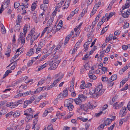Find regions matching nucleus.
I'll return each mask as SVG.
<instances>
[{
    "instance_id": "13",
    "label": "nucleus",
    "mask_w": 130,
    "mask_h": 130,
    "mask_svg": "<svg viewBox=\"0 0 130 130\" xmlns=\"http://www.w3.org/2000/svg\"><path fill=\"white\" fill-rule=\"evenodd\" d=\"M44 88V87H40L38 88L36 90L34 91V94L36 93L40 92L41 90H42Z\"/></svg>"
},
{
    "instance_id": "22",
    "label": "nucleus",
    "mask_w": 130,
    "mask_h": 130,
    "mask_svg": "<svg viewBox=\"0 0 130 130\" xmlns=\"http://www.w3.org/2000/svg\"><path fill=\"white\" fill-rule=\"evenodd\" d=\"M21 41V44L23 45L25 43V38H22L19 37L18 39V41Z\"/></svg>"
},
{
    "instance_id": "58",
    "label": "nucleus",
    "mask_w": 130,
    "mask_h": 130,
    "mask_svg": "<svg viewBox=\"0 0 130 130\" xmlns=\"http://www.w3.org/2000/svg\"><path fill=\"white\" fill-rule=\"evenodd\" d=\"M80 99H81L82 100V99H85L86 98H87L84 95L81 94H80L79 95V97Z\"/></svg>"
},
{
    "instance_id": "39",
    "label": "nucleus",
    "mask_w": 130,
    "mask_h": 130,
    "mask_svg": "<svg viewBox=\"0 0 130 130\" xmlns=\"http://www.w3.org/2000/svg\"><path fill=\"white\" fill-rule=\"evenodd\" d=\"M64 98L62 94L61 93L59 94L57 96V99H58L62 100Z\"/></svg>"
},
{
    "instance_id": "21",
    "label": "nucleus",
    "mask_w": 130,
    "mask_h": 130,
    "mask_svg": "<svg viewBox=\"0 0 130 130\" xmlns=\"http://www.w3.org/2000/svg\"><path fill=\"white\" fill-rule=\"evenodd\" d=\"M53 21V18H51L49 19L47 22V26H48L51 25L52 24Z\"/></svg>"
},
{
    "instance_id": "6",
    "label": "nucleus",
    "mask_w": 130,
    "mask_h": 130,
    "mask_svg": "<svg viewBox=\"0 0 130 130\" xmlns=\"http://www.w3.org/2000/svg\"><path fill=\"white\" fill-rule=\"evenodd\" d=\"M74 101L76 104L79 105H81L82 103V100L79 97L75 99Z\"/></svg>"
},
{
    "instance_id": "49",
    "label": "nucleus",
    "mask_w": 130,
    "mask_h": 130,
    "mask_svg": "<svg viewBox=\"0 0 130 130\" xmlns=\"http://www.w3.org/2000/svg\"><path fill=\"white\" fill-rule=\"evenodd\" d=\"M23 95L24 94H23V93H20L16 95L14 97L15 98H18L22 96H24Z\"/></svg>"
},
{
    "instance_id": "63",
    "label": "nucleus",
    "mask_w": 130,
    "mask_h": 130,
    "mask_svg": "<svg viewBox=\"0 0 130 130\" xmlns=\"http://www.w3.org/2000/svg\"><path fill=\"white\" fill-rule=\"evenodd\" d=\"M35 40L34 38V37L32 36H31L30 41V42L31 45L33 44L34 43V41Z\"/></svg>"
},
{
    "instance_id": "20",
    "label": "nucleus",
    "mask_w": 130,
    "mask_h": 130,
    "mask_svg": "<svg viewBox=\"0 0 130 130\" xmlns=\"http://www.w3.org/2000/svg\"><path fill=\"white\" fill-rule=\"evenodd\" d=\"M122 15L124 18H127L128 17V15H130V12L127 13V12H124V13H122Z\"/></svg>"
},
{
    "instance_id": "60",
    "label": "nucleus",
    "mask_w": 130,
    "mask_h": 130,
    "mask_svg": "<svg viewBox=\"0 0 130 130\" xmlns=\"http://www.w3.org/2000/svg\"><path fill=\"white\" fill-rule=\"evenodd\" d=\"M37 120L35 119L34 120L33 123L32 128H34V127L37 123Z\"/></svg>"
},
{
    "instance_id": "62",
    "label": "nucleus",
    "mask_w": 130,
    "mask_h": 130,
    "mask_svg": "<svg viewBox=\"0 0 130 130\" xmlns=\"http://www.w3.org/2000/svg\"><path fill=\"white\" fill-rule=\"evenodd\" d=\"M6 102L7 101L6 100L1 101L0 103V107H1L2 106L5 104L6 103Z\"/></svg>"
},
{
    "instance_id": "15",
    "label": "nucleus",
    "mask_w": 130,
    "mask_h": 130,
    "mask_svg": "<svg viewBox=\"0 0 130 130\" xmlns=\"http://www.w3.org/2000/svg\"><path fill=\"white\" fill-rule=\"evenodd\" d=\"M62 94L64 98L67 96L68 95V91L67 88L64 90Z\"/></svg>"
},
{
    "instance_id": "47",
    "label": "nucleus",
    "mask_w": 130,
    "mask_h": 130,
    "mask_svg": "<svg viewBox=\"0 0 130 130\" xmlns=\"http://www.w3.org/2000/svg\"><path fill=\"white\" fill-rule=\"evenodd\" d=\"M74 114V113L72 112H70L69 113V115L66 118V119H68L70 118Z\"/></svg>"
},
{
    "instance_id": "18",
    "label": "nucleus",
    "mask_w": 130,
    "mask_h": 130,
    "mask_svg": "<svg viewBox=\"0 0 130 130\" xmlns=\"http://www.w3.org/2000/svg\"><path fill=\"white\" fill-rule=\"evenodd\" d=\"M89 76L90 78V81H93V80H95L97 78L96 76L93 75H89Z\"/></svg>"
},
{
    "instance_id": "64",
    "label": "nucleus",
    "mask_w": 130,
    "mask_h": 130,
    "mask_svg": "<svg viewBox=\"0 0 130 130\" xmlns=\"http://www.w3.org/2000/svg\"><path fill=\"white\" fill-rule=\"evenodd\" d=\"M62 26H60L59 25H57L55 27L57 31H59L60 29L61 28Z\"/></svg>"
},
{
    "instance_id": "46",
    "label": "nucleus",
    "mask_w": 130,
    "mask_h": 130,
    "mask_svg": "<svg viewBox=\"0 0 130 130\" xmlns=\"http://www.w3.org/2000/svg\"><path fill=\"white\" fill-rule=\"evenodd\" d=\"M1 31L3 34H5L6 33V31L3 25V27L1 28Z\"/></svg>"
},
{
    "instance_id": "26",
    "label": "nucleus",
    "mask_w": 130,
    "mask_h": 130,
    "mask_svg": "<svg viewBox=\"0 0 130 130\" xmlns=\"http://www.w3.org/2000/svg\"><path fill=\"white\" fill-rule=\"evenodd\" d=\"M46 64H47L45 63V64H44L43 65L40 66L39 67L37 70L38 71H39L40 70L43 69L44 68H45L46 66Z\"/></svg>"
},
{
    "instance_id": "55",
    "label": "nucleus",
    "mask_w": 130,
    "mask_h": 130,
    "mask_svg": "<svg viewBox=\"0 0 130 130\" xmlns=\"http://www.w3.org/2000/svg\"><path fill=\"white\" fill-rule=\"evenodd\" d=\"M118 96L117 95H115L113 97L112 99V102H115L116 101L117 99Z\"/></svg>"
},
{
    "instance_id": "23",
    "label": "nucleus",
    "mask_w": 130,
    "mask_h": 130,
    "mask_svg": "<svg viewBox=\"0 0 130 130\" xmlns=\"http://www.w3.org/2000/svg\"><path fill=\"white\" fill-rule=\"evenodd\" d=\"M127 66H125L124 67L122 68L119 71V73L121 74L123 73L127 69Z\"/></svg>"
},
{
    "instance_id": "4",
    "label": "nucleus",
    "mask_w": 130,
    "mask_h": 130,
    "mask_svg": "<svg viewBox=\"0 0 130 130\" xmlns=\"http://www.w3.org/2000/svg\"><path fill=\"white\" fill-rule=\"evenodd\" d=\"M58 62L57 63H56V62L53 63V61H52V63H53L52 65L49 68H48V69L51 70H55L57 67L58 66V62Z\"/></svg>"
},
{
    "instance_id": "48",
    "label": "nucleus",
    "mask_w": 130,
    "mask_h": 130,
    "mask_svg": "<svg viewBox=\"0 0 130 130\" xmlns=\"http://www.w3.org/2000/svg\"><path fill=\"white\" fill-rule=\"evenodd\" d=\"M18 105V103H17V102H15L14 103L13 102L12 106H11V108H13L17 106Z\"/></svg>"
},
{
    "instance_id": "53",
    "label": "nucleus",
    "mask_w": 130,
    "mask_h": 130,
    "mask_svg": "<svg viewBox=\"0 0 130 130\" xmlns=\"http://www.w3.org/2000/svg\"><path fill=\"white\" fill-rule=\"evenodd\" d=\"M111 47L110 45H109L106 49V50L105 51V52L106 53H108L110 51V48Z\"/></svg>"
},
{
    "instance_id": "52",
    "label": "nucleus",
    "mask_w": 130,
    "mask_h": 130,
    "mask_svg": "<svg viewBox=\"0 0 130 130\" xmlns=\"http://www.w3.org/2000/svg\"><path fill=\"white\" fill-rule=\"evenodd\" d=\"M27 26L25 25L23 28L24 33L25 34H26L27 32Z\"/></svg>"
},
{
    "instance_id": "57",
    "label": "nucleus",
    "mask_w": 130,
    "mask_h": 130,
    "mask_svg": "<svg viewBox=\"0 0 130 130\" xmlns=\"http://www.w3.org/2000/svg\"><path fill=\"white\" fill-rule=\"evenodd\" d=\"M24 114L25 115L27 116H30V118H32V117H33V113H31V114H29L28 112H26V113H25Z\"/></svg>"
},
{
    "instance_id": "30",
    "label": "nucleus",
    "mask_w": 130,
    "mask_h": 130,
    "mask_svg": "<svg viewBox=\"0 0 130 130\" xmlns=\"http://www.w3.org/2000/svg\"><path fill=\"white\" fill-rule=\"evenodd\" d=\"M82 42V40H79L75 44V47L76 48H78L79 47V45L81 44Z\"/></svg>"
},
{
    "instance_id": "25",
    "label": "nucleus",
    "mask_w": 130,
    "mask_h": 130,
    "mask_svg": "<svg viewBox=\"0 0 130 130\" xmlns=\"http://www.w3.org/2000/svg\"><path fill=\"white\" fill-rule=\"evenodd\" d=\"M87 108V109H93L95 108V106L93 107L92 106V105L89 103H88V104H86Z\"/></svg>"
},
{
    "instance_id": "27",
    "label": "nucleus",
    "mask_w": 130,
    "mask_h": 130,
    "mask_svg": "<svg viewBox=\"0 0 130 130\" xmlns=\"http://www.w3.org/2000/svg\"><path fill=\"white\" fill-rule=\"evenodd\" d=\"M19 56V54L15 53V54L14 56L10 60V62L13 61L15 59L17 58Z\"/></svg>"
},
{
    "instance_id": "36",
    "label": "nucleus",
    "mask_w": 130,
    "mask_h": 130,
    "mask_svg": "<svg viewBox=\"0 0 130 130\" xmlns=\"http://www.w3.org/2000/svg\"><path fill=\"white\" fill-rule=\"evenodd\" d=\"M22 21V19L21 16L18 15V20L17 21L18 23H20Z\"/></svg>"
},
{
    "instance_id": "33",
    "label": "nucleus",
    "mask_w": 130,
    "mask_h": 130,
    "mask_svg": "<svg viewBox=\"0 0 130 130\" xmlns=\"http://www.w3.org/2000/svg\"><path fill=\"white\" fill-rule=\"evenodd\" d=\"M47 7L46 5H45L44 4H42L40 6V8L44 10H45V9H46Z\"/></svg>"
},
{
    "instance_id": "11",
    "label": "nucleus",
    "mask_w": 130,
    "mask_h": 130,
    "mask_svg": "<svg viewBox=\"0 0 130 130\" xmlns=\"http://www.w3.org/2000/svg\"><path fill=\"white\" fill-rule=\"evenodd\" d=\"M20 26L19 24L17 23L14 27V30L15 32L19 31L20 30Z\"/></svg>"
},
{
    "instance_id": "41",
    "label": "nucleus",
    "mask_w": 130,
    "mask_h": 130,
    "mask_svg": "<svg viewBox=\"0 0 130 130\" xmlns=\"http://www.w3.org/2000/svg\"><path fill=\"white\" fill-rule=\"evenodd\" d=\"M20 5V3L18 2H16L14 3V7L15 8H17Z\"/></svg>"
},
{
    "instance_id": "40",
    "label": "nucleus",
    "mask_w": 130,
    "mask_h": 130,
    "mask_svg": "<svg viewBox=\"0 0 130 130\" xmlns=\"http://www.w3.org/2000/svg\"><path fill=\"white\" fill-rule=\"evenodd\" d=\"M26 112H28L29 114H30L31 113H33L34 112V111L32 110L31 108H29L27 109L26 110Z\"/></svg>"
},
{
    "instance_id": "8",
    "label": "nucleus",
    "mask_w": 130,
    "mask_h": 130,
    "mask_svg": "<svg viewBox=\"0 0 130 130\" xmlns=\"http://www.w3.org/2000/svg\"><path fill=\"white\" fill-rule=\"evenodd\" d=\"M10 0H5L4 3L2 5H3L4 8H7L9 5L10 3Z\"/></svg>"
},
{
    "instance_id": "7",
    "label": "nucleus",
    "mask_w": 130,
    "mask_h": 130,
    "mask_svg": "<svg viewBox=\"0 0 130 130\" xmlns=\"http://www.w3.org/2000/svg\"><path fill=\"white\" fill-rule=\"evenodd\" d=\"M86 105V104L81 105L80 106V108H78L77 109L79 110H80V109H82L83 110L87 112L88 111V109Z\"/></svg>"
},
{
    "instance_id": "32",
    "label": "nucleus",
    "mask_w": 130,
    "mask_h": 130,
    "mask_svg": "<svg viewBox=\"0 0 130 130\" xmlns=\"http://www.w3.org/2000/svg\"><path fill=\"white\" fill-rule=\"evenodd\" d=\"M45 78H42L39 82L38 85H41L44 83Z\"/></svg>"
},
{
    "instance_id": "44",
    "label": "nucleus",
    "mask_w": 130,
    "mask_h": 130,
    "mask_svg": "<svg viewBox=\"0 0 130 130\" xmlns=\"http://www.w3.org/2000/svg\"><path fill=\"white\" fill-rule=\"evenodd\" d=\"M48 55L47 54H45L42 57V58L40 59V61H41L44 60L48 56Z\"/></svg>"
},
{
    "instance_id": "24",
    "label": "nucleus",
    "mask_w": 130,
    "mask_h": 130,
    "mask_svg": "<svg viewBox=\"0 0 130 130\" xmlns=\"http://www.w3.org/2000/svg\"><path fill=\"white\" fill-rule=\"evenodd\" d=\"M115 14V12H112L109 13L107 17V21H108L109 19L111 18L112 16H113Z\"/></svg>"
},
{
    "instance_id": "28",
    "label": "nucleus",
    "mask_w": 130,
    "mask_h": 130,
    "mask_svg": "<svg viewBox=\"0 0 130 130\" xmlns=\"http://www.w3.org/2000/svg\"><path fill=\"white\" fill-rule=\"evenodd\" d=\"M65 106L67 107V108L70 111H72L73 109V108H74V106L72 104L68 105V106Z\"/></svg>"
},
{
    "instance_id": "35",
    "label": "nucleus",
    "mask_w": 130,
    "mask_h": 130,
    "mask_svg": "<svg viewBox=\"0 0 130 130\" xmlns=\"http://www.w3.org/2000/svg\"><path fill=\"white\" fill-rule=\"evenodd\" d=\"M71 0H66V4H67V6L63 7V8L64 9H66L68 8V7L69 4L70 3Z\"/></svg>"
},
{
    "instance_id": "43",
    "label": "nucleus",
    "mask_w": 130,
    "mask_h": 130,
    "mask_svg": "<svg viewBox=\"0 0 130 130\" xmlns=\"http://www.w3.org/2000/svg\"><path fill=\"white\" fill-rule=\"evenodd\" d=\"M32 60L29 61L27 63L28 67L30 66L33 63V62L34 61V59H32Z\"/></svg>"
},
{
    "instance_id": "56",
    "label": "nucleus",
    "mask_w": 130,
    "mask_h": 130,
    "mask_svg": "<svg viewBox=\"0 0 130 130\" xmlns=\"http://www.w3.org/2000/svg\"><path fill=\"white\" fill-rule=\"evenodd\" d=\"M35 29L34 28H33L32 29L31 31L30 32V35L31 36H33V35L34 34L35 32Z\"/></svg>"
},
{
    "instance_id": "38",
    "label": "nucleus",
    "mask_w": 130,
    "mask_h": 130,
    "mask_svg": "<svg viewBox=\"0 0 130 130\" xmlns=\"http://www.w3.org/2000/svg\"><path fill=\"white\" fill-rule=\"evenodd\" d=\"M78 119L80 120L81 121H82L84 122H86L88 120V119L87 118H84L82 117H80V118L78 117L77 118V119Z\"/></svg>"
},
{
    "instance_id": "5",
    "label": "nucleus",
    "mask_w": 130,
    "mask_h": 130,
    "mask_svg": "<svg viewBox=\"0 0 130 130\" xmlns=\"http://www.w3.org/2000/svg\"><path fill=\"white\" fill-rule=\"evenodd\" d=\"M73 101V99H69L66 100L64 102V106H68V105L72 104Z\"/></svg>"
},
{
    "instance_id": "50",
    "label": "nucleus",
    "mask_w": 130,
    "mask_h": 130,
    "mask_svg": "<svg viewBox=\"0 0 130 130\" xmlns=\"http://www.w3.org/2000/svg\"><path fill=\"white\" fill-rule=\"evenodd\" d=\"M101 4V2H98L94 6L93 8H95L96 9H97L98 7H99L100 5Z\"/></svg>"
},
{
    "instance_id": "17",
    "label": "nucleus",
    "mask_w": 130,
    "mask_h": 130,
    "mask_svg": "<svg viewBox=\"0 0 130 130\" xmlns=\"http://www.w3.org/2000/svg\"><path fill=\"white\" fill-rule=\"evenodd\" d=\"M33 48H31L30 50V51L28 52L26 54V56H30L34 54V52L33 51Z\"/></svg>"
},
{
    "instance_id": "45",
    "label": "nucleus",
    "mask_w": 130,
    "mask_h": 130,
    "mask_svg": "<svg viewBox=\"0 0 130 130\" xmlns=\"http://www.w3.org/2000/svg\"><path fill=\"white\" fill-rule=\"evenodd\" d=\"M62 78V77H59L57 79L54 81L53 82L54 83V84H55V85H56L57 83L61 80Z\"/></svg>"
},
{
    "instance_id": "14",
    "label": "nucleus",
    "mask_w": 130,
    "mask_h": 130,
    "mask_svg": "<svg viewBox=\"0 0 130 130\" xmlns=\"http://www.w3.org/2000/svg\"><path fill=\"white\" fill-rule=\"evenodd\" d=\"M63 44V43H62L60 41L59 42V44L56 46V48L54 50V51L56 53L57 52L58 49H59V47H61L62 46L61 45Z\"/></svg>"
},
{
    "instance_id": "2",
    "label": "nucleus",
    "mask_w": 130,
    "mask_h": 130,
    "mask_svg": "<svg viewBox=\"0 0 130 130\" xmlns=\"http://www.w3.org/2000/svg\"><path fill=\"white\" fill-rule=\"evenodd\" d=\"M124 104V102H116L113 104V106L115 109H119L122 107Z\"/></svg>"
},
{
    "instance_id": "19",
    "label": "nucleus",
    "mask_w": 130,
    "mask_h": 130,
    "mask_svg": "<svg viewBox=\"0 0 130 130\" xmlns=\"http://www.w3.org/2000/svg\"><path fill=\"white\" fill-rule=\"evenodd\" d=\"M74 83L73 82L70 83V87L69 88V90L71 92L73 91L74 88Z\"/></svg>"
},
{
    "instance_id": "31",
    "label": "nucleus",
    "mask_w": 130,
    "mask_h": 130,
    "mask_svg": "<svg viewBox=\"0 0 130 130\" xmlns=\"http://www.w3.org/2000/svg\"><path fill=\"white\" fill-rule=\"evenodd\" d=\"M71 35H68L65 38V42L64 43V44L65 45L67 43V42L69 40V39H70V38L71 37Z\"/></svg>"
},
{
    "instance_id": "16",
    "label": "nucleus",
    "mask_w": 130,
    "mask_h": 130,
    "mask_svg": "<svg viewBox=\"0 0 130 130\" xmlns=\"http://www.w3.org/2000/svg\"><path fill=\"white\" fill-rule=\"evenodd\" d=\"M34 93V92H33V91H29L23 93V94H24V96H26L30 94L32 95Z\"/></svg>"
},
{
    "instance_id": "12",
    "label": "nucleus",
    "mask_w": 130,
    "mask_h": 130,
    "mask_svg": "<svg viewBox=\"0 0 130 130\" xmlns=\"http://www.w3.org/2000/svg\"><path fill=\"white\" fill-rule=\"evenodd\" d=\"M111 122V120L108 118L106 119L104 121V123L106 125H109Z\"/></svg>"
},
{
    "instance_id": "3",
    "label": "nucleus",
    "mask_w": 130,
    "mask_h": 130,
    "mask_svg": "<svg viewBox=\"0 0 130 130\" xmlns=\"http://www.w3.org/2000/svg\"><path fill=\"white\" fill-rule=\"evenodd\" d=\"M127 109L125 107H123L121 110L120 112V115L121 117L125 115L127 113Z\"/></svg>"
},
{
    "instance_id": "10",
    "label": "nucleus",
    "mask_w": 130,
    "mask_h": 130,
    "mask_svg": "<svg viewBox=\"0 0 130 130\" xmlns=\"http://www.w3.org/2000/svg\"><path fill=\"white\" fill-rule=\"evenodd\" d=\"M117 78V76L116 74L112 75L110 78H109L108 82H112L116 79Z\"/></svg>"
},
{
    "instance_id": "29",
    "label": "nucleus",
    "mask_w": 130,
    "mask_h": 130,
    "mask_svg": "<svg viewBox=\"0 0 130 130\" xmlns=\"http://www.w3.org/2000/svg\"><path fill=\"white\" fill-rule=\"evenodd\" d=\"M36 3L35 2L32 3L31 7L32 11H34L35 10L36 8Z\"/></svg>"
},
{
    "instance_id": "61",
    "label": "nucleus",
    "mask_w": 130,
    "mask_h": 130,
    "mask_svg": "<svg viewBox=\"0 0 130 130\" xmlns=\"http://www.w3.org/2000/svg\"><path fill=\"white\" fill-rule=\"evenodd\" d=\"M36 99V97L35 95H33L30 98V99L29 101H30L31 103Z\"/></svg>"
},
{
    "instance_id": "37",
    "label": "nucleus",
    "mask_w": 130,
    "mask_h": 130,
    "mask_svg": "<svg viewBox=\"0 0 130 130\" xmlns=\"http://www.w3.org/2000/svg\"><path fill=\"white\" fill-rule=\"evenodd\" d=\"M104 126V124H101L98 127V130H102L103 129Z\"/></svg>"
},
{
    "instance_id": "54",
    "label": "nucleus",
    "mask_w": 130,
    "mask_h": 130,
    "mask_svg": "<svg viewBox=\"0 0 130 130\" xmlns=\"http://www.w3.org/2000/svg\"><path fill=\"white\" fill-rule=\"evenodd\" d=\"M102 80L103 81H107L108 82H108L109 80L108 79V78L106 77H102Z\"/></svg>"
},
{
    "instance_id": "9",
    "label": "nucleus",
    "mask_w": 130,
    "mask_h": 130,
    "mask_svg": "<svg viewBox=\"0 0 130 130\" xmlns=\"http://www.w3.org/2000/svg\"><path fill=\"white\" fill-rule=\"evenodd\" d=\"M31 103V102L28 100H26L24 101L23 104V107L24 108H26L28 105V104H30Z\"/></svg>"
},
{
    "instance_id": "1",
    "label": "nucleus",
    "mask_w": 130,
    "mask_h": 130,
    "mask_svg": "<svg viewBox=\"0 0 130 130\" xmlns=\"http://www.w3.org/2000/svg\"><path fill=\"white\" fill-rule=\"evenodd\" d=\"M105 89H102V84L98 86L95 89H90L89 90V93L91 95L94 94L93 97L99 96L102 94L104 92Z\"/></svg>"
},
{
    "instance_id": "59",
    "label": "nucleus",
    "mask_w": 130,
    "mask_h": 130,
    "mask_svg": "<svg viewBox=\"0 0 130 130\" xmlns=\"http://www.w3.org/2000/svg\"><path fill=\"white\" fill-rule=\"evenodd\" d=\"M125 24L123 26V28L124 29H125L126 28H127L129 27V24L126 22V23H124Z\"/></svg>"
},
{
    "instance_id": "34",
    "label": "nucleus",
    "mask_w": 130,
    "mask_h": 130,
    "mask_svg": "<svg viewBox=\"0 0 130 130\" xmlns=\"http://www.w3.org/2000/svg\"><path fill=\"white\" fill-rule=\"evenodd\" d=\"M61 61V59H58V57L56 58V57L54 58L53 60V61L54 63L56 62L57 63L58 61V62L59 61V62H58V64Z\"/></svg>"
},
{
    "instance_id": "51",
    "label": "nucleus",
    "mask_w": 130,
    "mask_h": 130,
    "mask_svg": "<svg viewBox=\"0 0 130 130\" xmlns=\"http://www.w3.org/2000/svg\"><path fill=\"white\" fill-rule=\"evenodd\" d=\"M120 31L119 30H117L114 32V34L115 35L117 36L119 35L120 33Z\"/></svg>"
},
{
    "instance_id": "42",
    "label": "nucleus",
    "mask_w": 130,
    "mask_h": 130,
    "mask_svg": "<svg viewBox=\"0 0 130 130\" xmlns=\"http://www.w3.org/2000/svg\"><path fill=\"white\" fill-rule=\"evenodd\" d=\"M20 115V113L18 112H15L13 114V116L14 118L18 117Z\"/></svg>"
}]
</instances>
